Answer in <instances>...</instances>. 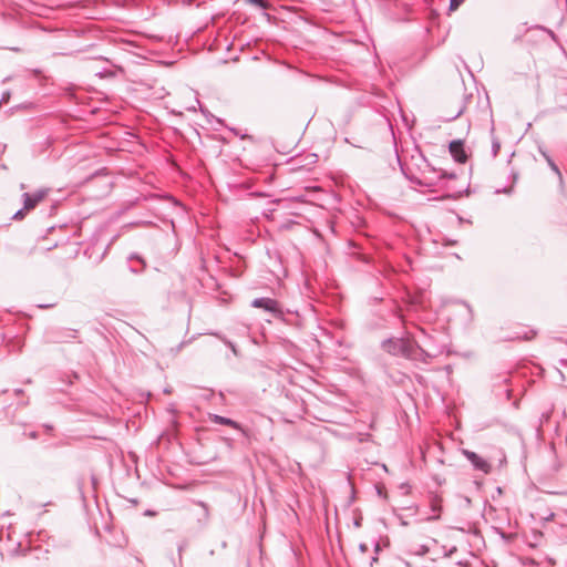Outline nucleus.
I'll use <instances>...</instances> for the list:
<instances>
[{
    "instance_id": "1",
    "label": "nucleus",
    "mask_w": 567,
    "mask_h": 567,
    "mask_svg": "<svg viewBox=\"0 0 567 567\" xmlns=\"http://www.w3.org/2000/svg\"><path fill=\"white\" fill-rule=\"evenodd\" d=\"M251 307L264 309L265 311L271 313L275 318H281L284 316V311L279 302L271 298H256L251 301Z\"/></svg>"
},
{
    "instance_id": "2",
    "label": "nucleus",
    "mask_w": 567,
    "mask_h": 567,
    "mask_svg": "<svg viewBox=\"0 0 567 567\" xmlns=\"http://www.w3.org/2000/svg\"><path fill=\"white\" fill-rule=\"evenodd\" d=\"M462 454L471 462L475 470L481 471L484 474H488L491 472V464L475 452L462 450Z\"/></svg>"
},
{
    "instance_id": "3",
    "label": "nucleus",
    "mask_w": 567,
    "mask_h": 567,
    "mask_svg": "<svg viewBox=\"0 0 567 567\" xmlns=\"http://www.w3.org/2000/svg\"><path fill=\"white\" fill-rule=\"evenodd\" d=\"M48 194V190L47 189H39L37 190L35 193L33 194H29V193H23L22 195V198H23V208L25 210H31L33 208H35V206L44 199V197L47 196Z\"/></svg>"
},
{
    "instance_id": "4",
    "label": "nucleus",
    "mask_w": 567,
    "mask_h": 567,
    "mask_svg": "<svg viewBox=\"0 0 567 567\" xmlns=\"http://www.w3.org/2000/svg\"><path fill=\"white\" fill-rule=\"evenodd\" d=\"M450 153L452 155V157L457 162V163H465L466 159H467V155H466V152H465V148H464V144L461 140H456V141H452L450 143Z\"/></svg>"
},
{
    "instance_id": "5",
    "label": "nucleus",
    "mask_w": 567,
    "mask_h": 567,
    "mask_svg": "<svg viewBox=\"0 0 567 567\" xmlns=\"http://www.w3.org/2000/svg\"><path fill=\"white\" fill-rule=\"evenodd\" d=\"M429 543L435 544L436 540L434 538L429 537L427 543H424V544H417V543L411 542L409 550L413 555L424 556L430 551Z\"/></svg>"
},
{
    "instance_id": "6",
    "label": "nucleus",
    "mask_w": 567,
    "mask_h": 567,
    "mask_svg": "<svg viewBox=\"0 0 567 567\" xmlns=\"http://www.w3.org/2000/svg\"><path fill=\"white\" fill-rule=\"evenodd\" d=\"M209 419H210L212 422H214L216 424L227 425V426H230V427H233L235 430H241L240 424L238 422L229 419V417L217 415V414H210Z\"/></svg>"
},
{
    "instance_id": "7",
    "label": "nucleus",
    "mask_w": 567,
    "mask_h": 567,
    "mask_svg": "<svg viewBox=\"0 0 567 567\" xmlns=\"http://www.w3.org/2000/svg\"><path fill=\"white\" fill-rule=\"evenodd\" d=\"M196 504L198 506L202 507L203 509V513L202 515L197 518V523L199 525L200 528H204L205 526H207L208 522H209V517H210V514H209V507L208 505L203 502V501H197Z\"/></svg>"
},
{
    "instance_id": "8",
    "label": "nucleus",
    "mask_w": 567,
    "mask_h": 567,
    "mask_svg": "<svg viewBox=\"0 0 567 567\" xmlns=\"http://www.w3.org/2000/svg\"><path fill=\"white\" fill-rule=\"evenodd\" d=\"M431 509L434 513V515L427 517V520H435L440 518V513L442 509L441 499L437 496H434L431 499Z\"/></svg>"
},
{
    "instance_id": "9",
    "label": "nucleus",
    "mask_w": 567,
    "mask_h": 567,
    "mask_svg": "<svg viewBox=\"0 0 567 567\" xmlns=\"http://www.w3.org/2000/svg\"><path fill=\"white\" fill-rule=\"evenodd\" d=\"M499 150H501V143L499 141L493 136V140H492V156L493 157H496L499 153Z\"/></svg>"
},
{
    "instance_id": "10",
    "label": "nucleus",
    "mask_w": 567,
    "mask_h": 567,
    "mask_svg": "<svg viewBox=\"0 0 567 567\" xmlns=\"http://www.w3.org/2000/svg\"><path fill=\"white\" fill-rule=\"evenodd\" d=\"M547 164L549 165V167L551 168V171L559 177V179L561 181V173L558 168V166L556 165V163L553 161V158H547Z\"/></svg>"
},
{
    "instance_id": "11",
    "label": "nucleus",
    "mask_w": 567,
    "mask_h": 567,
    "mask_svg": "<svg viewBox=\"0 0 567 567\" xmlns=\"http://www.w3.org/2000/svg\"><path fill=\"white\" fill-rule=\"evenodd\" d=\"M464 2V0H450V7H449V10L452 12V11H455L456 9H458V7Z\"/></svg>"
},
{
    "instance_id": "12",
    "label": "nucleus",
    "mask_w": 567,
    "mask_h": 567,
    "mask_svg": "<svg viewBox=\"0 0 567 567\" xmlns=\"http://www.w3.org/2000/svg\"><path fill=\"white\" fill-rule=\"evenodd\" d=\"M391 344H393V342L391 340H388L386 342H384L383 347L388 349L389 352H395V348L391 349ZM399 346L400 348H402L403 343L402 342H395L394 343V347Z\"/></svg>"
},
{
    "instance_id": "13",
    "label": "nucleus",
    "mask_w": 567,
    "mask_h": 567,
    "mask_svg": "<svg viewBox=\"0 0 567 567\" xmlns=\"http://www.w3.org/2000/svg\"><path fill=\"white\" fill-rule=\"evenodd\" d=\"M248 3L266 9L267 2L265 0H247Z\"/></svg>"
},
{
    "instance_id": "14",
    "label": "nucleus",
    "mask_w": 567,
    "mask_h": 567,
    "mask_svg": "<svg viewBox=\"0 0 567 567\" xmlns=\"http://www.w3.org/2000/svg\"><path fill=\"white\" fill-rule=\"evenodd\" d=\"M186 546H187L186 542H183L178 545L177 551H178L179 560H182L183 550L186 548Z\"/></svg>"
},
{
    "instance_id": "15",
    "label": "nucleus",
    "mask_w": 567,
    "mask_h": 567,
    "mask_svg": "<svg viewBox=\"0 0 567 567\" xmlns=\"http://www.w3.org/2000/svg\"><path fill=\"white\" fill-rule=\"evenodd\" d=\"M24 212H25V209H24V208L19 209V210L13 215V218H14V219H22V218L24 217Z\"/></svg>"
},
{
    "instance_id": "16",
    "label": "nucleus",
    "mask_w": 567,
    "mask_h": 567,
    "mask_svg": "<svg viewBox=\"0 0 567 567\" xmlns=\"http://www.w3.org/2000/svg\"><path fill=\"white\" fill-rule=\"evenodd\" d=\"M440 177L441 178H455L456 175L454 173L447 174L446 172H442Z\"/></svg>"
},
{
    "instance_id": "17",
    "label": "nucleus",
    "mask_w": 567,
    "mask_h": 567,
    "mask_svg": "<svg viewBox=\"0 0 567 567\" xmlns=\"http://www.w3.org/2000/svg\"><path fill=\"white\" fill-rule=\"evenodd\" d=\"M539 152L546 161H547V158H551L550 155L543 148H539Z\"/></svg>"
},
{
    "instance_id": "18",
    "label": "nucleus",
    "mask_w": 567,
    "mask_h": 567,
    "mask_svg": "<svg viewBox=\"0 0 567 567\" xmlns=\"http://www.w3.org/2000/svg\"><path fill=\"white\" fill-rule=\"evenodd\" d=\"M420 332L424 336V338L431 339V337L426 334V332L423 329H420Z\"/></svg>"
},
{
    "instance_id": "19",
    "label": "nucleus",
    "mask_w": 567,
    "mask_h": 567,
    "mask_svg": "<svg viewBox=\"0 0 567 567\" xmlns=\"http://www.w3.org/2000/svg\"><path fill=\"white\" fill-rule=\"evenodd\" d=\"M131 258H132V259H133V258H135V259H137L138 261H141V262H143V264H144L143 259H142L141 257L136 256V255H132V256H131Z\"/></svg>"
},
{
    "instance_id": "20",
    "label": "nucleus",
    "mask_w": 567,
    "mask_h": 567,
    "mask_svg": "<svg viewBox=\"0 0 567 567\" xmlns=\"http://www.w3.org/2000/svg\"><path fill=\"white\" fill-rule=\"evenodd\" d=\"M360 549H361L362 551H365V550H367V545L361 544V545H360Z\"/></svg>"
},
{
    "instance_id": "21",
    "label": "nucleus",
    "mask_w": 567,
    "mask_h": 567,
    "mask_svg": "<svg viewBox=\"0 0 567 567\" xmlns=\"http://www.w3.org/2000/svg\"><path fill=\"white\" fill-rule=\"evenodd\" d=\"M39 307L40 308H49V307H51V305H40Z\"/></svg>"
},
{
    "instance_id": "22",
    "label": "nucleus",
    "mask_w": 567,
    "mask_h": 567,
    "mask_svg": "<svg viewBox=\"0 0 567 567\" xmlns=\"http://www.w3.org/2000/svg\"><path fill=\"white\" fill-rule=\"evenodd\" d=\"M30 436H31L32 439H35V437H37V434H35L34 432H32V433L30 434Z\"/></svg>"
},
{
    "instance_id": "23",
    "label": "nucleus",
    "mask_w": 567,
    "mask_h": 567,
    "mask_svg": "<svg viewBox=\"0 0 567 567\" xmlns=\"http://www.w3.org/2000/svg\"><path fill=\"white\" fill-rule=\"evenodd\" d=\"M16 392L17 394H21L22 390L18 389Z\"/></svg>"
},
{
    "instance_id": "24",
    "label": "nucleus",
    "mask_w": 567,
    "mask_h": 567,
    "mask_svg": "<svg viewBox=\"0 0 567 567\" xmlns=\"http://www.w3.org/2000/svg\"><path fill=\"white\" fill-rule=\"evenodd\" d=\"M229 346L231 347V350L235 352V347L231 343H229Z\"/></svg>"
}]
</instances>
